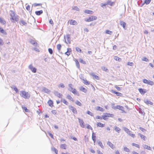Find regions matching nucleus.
Segmentation results:
<instances>
[{"instance_id":"f257e3e1","label":"nucleus","mask_w":154,"mask_h":154,"mask_svg":"<svg viewBox=\"0 0 154 154\" xmlns=\"http://www.w3.org/2000/svg\"><path fill=\"white\" fill-rule=\"evenodd\" d=\"M10 14L11 17L10 19L12 22H13V20H15L17 22L19 20V17L16 14L14 11H10Z\"/></svg>"},{"instance_id":"f03ea898","label":"nucleus","mask_w":154,"mask_h":154,"mask_svg":"<svg viewBox=\"0 0 154 154\" xmlns=\"http://www.w3.org/2000/svg\"><path fill=\"white\" fill-rule=\"evenodd\" d=\"M20 95L25 99H29L30 97V94L28 92L22 91L20 92Z\"/></svg>"},{"instance_id":"7ed1b4c3","label":"nucleus","mask_w":154,"mask_h":154,"mask_svg":"<svg viewBox=\"0 0 154 154\" xmlns=\"http://www.w3.org/2000/svg\"><path fill=\"white\" fill-rule=\"evenodd\" d=\"M123 129L124 131H125V132L127 133L128 134H129L130 136L133 137H134L135 135V134H131V131L128 128L126 127H124L123 128Z\"/></svg>"},{"instance_id":"20e7f679","label":"nucleus","mask_w":154,"mask_h":154,"mask_svg":"<svg viewBox=\"0 0 154 154\" xmlns=\"http://www.w3.org/2000/svg\"><path fill=\"white\" fill-rule=\"evenodd\" d=\"M97 19V17L95 16H91L85 20L87 22H90L96 20Z\"/></svg>"},{"instance_id":"39448f33","label":"nucleus","mask_w":154,"mask_h":154,"mask_svg":"<svg viewBox=\"0 0 154 154\" xmlns=\"http://www.w3.org/2000/svg\"><path fill=\"white\" fill-rule=\"evenodd\" d=\"M29 68L34 73H35L36 72V68L33 67L32 64H31L29 66Z\"/></svg>"},{"instance_id":"423d86ee","label":"nucleus","mask_w":154,"mask_h":154,"mask_svg":"<svg viewBox=\"0 0 154 154\" xmlns=\"http://www.w3.org/2000/svg\"><path fill=\"white\" fill-rule=\"evenodd\" d=\"M66 39L67 42L65 40V42L66 44H70L71 43V38H70V35L67 34L66 35Z\"/></svg>"},{"instance_id":"0eeeda50","label":"nucleus","mask_w":154,"mask_h":154,"mask_svg":"<svg viewBox=\"0 0 154 154\" xmlns=\"http://www.w3.org/2000/svg\"><path fill=\"white\" fill-rule=\"evenodd\" d=\"M112 108L114 109H118L121 110H123V109H124V107L123 106L120 105H117L116 106H112Z\"/></svg>"},{"instance_id":"6e6552de","label":"nucleus","mask_w":154,"mask_h":154,"mask_svg":"<svg viewBox=\"0 0 154 154\" xmlns=\"http://www.w3.org/2000/svg\"><path fill=\"white\" fill-rule=\"evenodd\" d=\"M69 109L72 111L73 113L75 114H76L77 113L76 109L75 107L72 106H69Z\"/></svg>"},{"instance_id":"1a4fd4ad","label":"nucleus","mask_w":154,"mask_h":154,"mask_svg":"<svg viewBox=\"0 0 154 154\" xmlns=\"http://www.w3.org/2000/svg\"><path fill=\"white\" fill-rule=\"evenodd\" d=\"M78 120L82 128H84L85 127V125H84V122L83 119L78 118Z\"/></svg>"},{"instance_id":"9d476101","label":"nucleus","mask_w":154,"mask_h":154,"mask_svg":"<svg viewBox=\"0 0 154 154\" xmlns=\"http://www.w3.org/2000/svg\"><path fill=\"white\" fill-rule=\"evenodd\" d=\"M19 24L22 26L27 25V23L25 21L22 19H20L19 21Z\"/></svg>"},{"instance_id":"9b49d317","label":"nucleus","mask_w":154,"mask_h":154,"mask_svg":"<svg viewBox=\"0 0 154 154\" xmlns=\"http://www.w3.org/2000/svg\"><path fill=\"white\" fill-rule=\"evenodd\" d=\"M138 90L140 93L141 94L143 95L146 92V89H143L142 88H139Z\"/></svg>"},{"instance_id":"f8f14e48","label":"nucleus","mask_w":154,"mask_h":154,"mask_svg":"<svg viewBox=\"0 0 154 154\" xmlns=\"http://www.w3.org/2000/svg\"><path fill=\"white\" fill-rule=\"evenodd\" d=\"M54 94L55 96L58 97L60 98H62V96H63L62 94H61L60 93L58 92L57 91H54Z\"/></svg>"},{"instance_id":"ddd939ff","label":"nucleus","mask_w":154,"mask_h":154,"mask_svg":"<svg viewBox=\"0 0 154 154\" xmlns=\"http://www.w3.org/2000/svg\"><path fill=\"white\" fill-rule=\"evenodd\" d=\"M90 74L91 75L93 76V78H95V79L97 80L99 79V77L98 76L94 74V72H91L90 73Z\"/></svg>"},{"instance_id":"4468645a","label":"nucleus","mask_w":154,"mask_h":154,"mask_svg":"<svg viewBox=\"0 0 154 154\" xmlns=\"http://www.w3.org/2000/svg\"><path fill=\"white\" fill-rule=\"evenodd\" d=\"M111 92H112L113 93L116 94V95L117 96H122V94L121 93L119 92H116L113 90H112L111 91Z\"/></svg>"},{"instance_id":"2eb2a0df","label":"nucleus","mask_w":154,"mask_h":154,"mask_svg":"<svg viewBox=\"0 0 154 154\" xmlns=\"http://www.w3.org/2000/svg\"><path fill=\"white\" fill-rule=\"evenodd\" d=\"M29 42L31 44L35 46H36L37 45V43L33 39H31Z\"/></svg>"},{"instance_id":"dca6fc26","label":"nucleus","mask_w":154,"mask_h":154,"mask_svg":"<svg viewBox=\"0 0 154 154\" xmlns=\"http://www.w3.org/2000/svg\"><path fill=\"white\" fill-rule=\"evenodd\" d=\"M70 91L72 92L73 94H76L78 96L79 95V94L77 92V91L75 88H73L72 90Z\"/></svg>"},{"instance_id":"f3484780","label":"nucleus","mask_w":154,"mask_h":154,"mask_svg":"<svg viewBox=\"0 0 154 154\" xmlns=\"http://www.w3.org/2000/svg\"><path fill=\"white\" fill-rule=\"evenodd\" d=\"M120 24L121 26H122L123 27L124 29H125V26L126 23L125 22L122 21H120Z\"/></svg>"},{"instance_id":"a211bd4d","label":"nucleus","mask_w":154,"mask_h":154,"mask_svg":"<svg viewBox=\"0 0 154 154\" xmlns=\"http://www.w3.org/2000/svg\"><path fill=\"white\" fill-rule=\"evenodd\" d=\"M114 4V2H112L110 1H108L106 2V5H109L110 6H113Z\"/></svg>"},{"instance_id":"6ab92c4d","label":"nucleus","mask_w":154,"mask_h":154,"mask_svg":"<svg viewBox=\"0 0 154 154\" xmlns=\"http://www.w3.org/2000/svg\"><path fill=\"white\" fill-rule=\"evenodd\" d=\"M42 90L43 91L48 94L49 93L51 92L49 89L45 87L43 88Z\"/></svg>"},{"instance_id":"aec40b11","label":"nucleus","mask_w":154,"mask_h":154,"mask_svg":"<svg viewBox=\"0 0 154 154\" xmlns=\"http://www.w3.org/2000/svg\"><path fill=\"white\" fill-rule=\"evenodd\" d=\"M138 135L140 137L141 139H143L144 140H146V137L145 136L143 135L140 133L138 134Z\"/></svg>"},{"instance_id":"412c9836","label":"nucleus","mask_w":154,"mask_h":154,"mask_svg":"<svg viewBox=\"0 0 154 154\" xmlns=\"http://www.w3.org/2000/svg\"><path fill=\"white\" fill-rule=\"evenodd\" d=\"M96 109L97 110L100 111L101 112H104V109L99 106H98L96 107Z\"/></svg>"},{"instance_id":"4be33fe9","label":"nucleus","mask_w":154,"mask_h":154,"mask_svg":"<svg viewBox=\"0 0 154 154\" xmlns=\"http://www.w3.org/2000/svg\"><path fill=\"white\" fill-rule=\"evenodd\" d=\"M104 124H103L100 122H97V127L103 128L104 127Z\"/></svg>"},{"instance_id":"5701e85b","label":"nucleus","mask_w":154,"mask_h":154,"mask_svg":"<svg viewBox=\"0 0 154 154\" xmlns=\"http://www.w3.org/2000/svg\"><path fill=\"white\" fill-rule=\"evenodd\" d=\"M97 142L98 143V144L103 149L104 148V146H103L102 142L99 140H97Z\"/></svg>"},{"instance_id":"b1692460","label":"nucleus","mask_w":154,"mask_h":154,"mask_svg":"<svg viewBox=\"0 0 154 154\" xmlns=\"http://www.w3.org/2000/svg\"><path fill=\"white\" fill-rule=\"evenodd\" d=\"M48 103L51 107H52L53 106V103L52 100H49L48 102Z\"/></svg>"},{"instance_id":"393cba45","label":"nucleus","mask_w":154,"mask_h":154,"mask_svg":"<svg viewBox=\"0 0 154 154\" xmlns=\"http://www.w3.org/2000/svg\"><path fill=\"white\" fill-rule=\"evenodd\" d=\"M42 13L43 11L42 10L39 11H36L35 12V14L37 15H40Z\"/></svg>"},{"instance_id":"a878e982","label":"nucleus","mask_w":154,"mask_h":154,"mask_svg":"<svg viewBox=\"0 0 154 154\" xmlns=\"http://www.w3.org/2000/svg\"><path fill=\"white\" fill-rule=\"evenodd\" d=\"M143 147L144 148L149 150H150L151 149V148L150 146H149L146 144H144L143 145Z\"/></svg>"},{"instance_id":"bb28decb","label":"nucleus","mask_w":154,"mask_h":154,"mask_svg":"<svg viewBox=\"0 0 154 154\" xmlns=\"http://www.w3.org/2000/svg\"><path fill=\"white\" fill-rule=\"evenodd\" d=\"M92 138L94 143L96 141V136H95V134L94 132L92 133Z\"/></svg>"},{"instance_id":"cd10ccee","label":"nucleus","mask_w":154,"mask_h":154,"mask_svg":"<svg viewBox=\"0 0 154 154\" xmlns=\"http://www.w3.org/2000/svg\"><path fill=\"white\" fill-rule=\"evenodd\" d=\"M80 89L81 91L85 93H86L87 91V89L82 86L81 87Z\"/></svg>"},{"instance_id":"c85d7f7f","label":"nucleus","mask_w":154,"mask_h":154,"mask_svg":"<svg viewBox=\"0 0 154 154\" xmlns=\"http://www.w3.org/2000/svg\"><path fill=\"white\" fill-rule=\"evenodd\" d=\"M76 23L77 22L74 20H71L70 22V24L71 25H76Z\"/></svg>"},{"instance_id":"c756f323","label":"nucleus","mask_w":154,"mask_h":154,"mask_svg":"<svg viewBox=\"0 0 154 154\" xmlns=\"http://www.w3.org/2000/svg\"><path fill=\"white\" fill-rule=\"evenodd\" d=\"M107 145H108L110 147L112 148H113L114 147V145L113 144H112L111 142L109 141L107 143Z\"/></svg>"},{"instance_id":"7c9ffc66","label":"nucleus","mask_w":154,"mask_h":154,"mask_svg":"<svg viewBox=\"0 0 154 154\" xmlns=\"http://www.w3.org/2000/svg\"><path fill=\"white\" fill-rule=\"evenodd\" d=\"M0 22L3 24H5L6 23V21L2 18H0Z\"/></svg>"},{"instance_id":"2f4dec72","label":"nucleus","mask_w":154,"mask_h":154,"mask_svg":"<svg viewBox=\"0 0 154 154\" xmlns=\"http://www.w3.org/2000/svg\"><path fill=\"white\" fill-rule=\"evenodd\" d=\"M66 98L67 99H68L69 100L72 101H73V98L69 94H68L67 95V96H66Z\"/></svg>"},{"instance_id":"473e14b6","label":"nucleus","mask_w":154,"mask_h":154,"mask_svg":"<svg viewBox=\"0 0 154 154\" xmlns=\"http://www.w3.org/2000/svg\"><path fill=\"white\" fill-rule=\"evenodd\" d=\"M67 51L65 53V54L68 55L69 56L70 54V51H69V50H71V48H68Z\"/></svg>"},{"instance_id":"72a5a7b5","label":"nucleus","mask_w":154,"mask_h":154,"mask_svg":"<svg viewBox=\"0 0 154 154\" xmlns=\"http://www.w3.org/2000/svg\"><path fill=\"white\" fill-rule=\"evenodd\" d=\"M105 115L107 117H112L113 116V115L112 114L107 113H105Z\"/></svg>"},{"instance_id":"f704fd0d","label":"nucleus","mask_w":154,"mask_h":154,"mask_svg":"<svg viewBox=\"0 0 154 154\" xmlns=\"http://www.w3.org/2000/svg\"><path fill=\"white\" fill-rule=\"evenodd\" d=\"M0 32L4 34H6V32L1 27H0Z\"/></svg>"},{"instance_id":"c9c22d12","label":"nucleus","mask_w":154,"mask_h":154,"mask_svg":"<svg viewBox=\"0 0 154 154\" xmlns=\"http://www.w3.org/2000/svg\"><path fill=\"white\" fill-rule=\"evenodd\" d=\"M151 1V0H145L143 5L144 4L146 5L149 4L150 3Z\"/></svg>"},{"instance_id":"e433bc0d","label":"nucleus","mask_w":154,"mask_h":154,"mask_svg":"<svg viewBox=\"0 0 154 154\" xmlns=\"http://www.w3.org/2000/svg\"><path fill=\"white\" fill-rule=\"evenodd\" d=\"M114 129L117 132H118V133H119V131L121 130V129L119 128L117 126H115L114 127Z\"/></svg>"},{"instance_id":"4c0bfd02","label":"nucleus","mask_w":154,"mask_h":154,"mask_svg":"<svg viewBox=\"0 0 154 154\" xmlns=\"http://www.w3.org/2000/svg\"><path fill=\"white\" fill-rule=\"evenodd\" d=\"M66 144H61L60 146V148L64 149H66Z\"/></svg>"},{"instance_id":"58836bf2","label":"nucleus","mask_w":154,"mask_h":154,"mask_svg":"<svg viewBox=\"0 0 154 154\" xmlns=\"http://www.w3.org/2000/svg\"><path fill=\"white\" fill-rule=\"evenodd\" d=\"M84 12L87 14H92L93 11H91L85 10L84 11Z\"/></svg>"},{"instance_id":"ea45409f","label":"nucleus","mask_w":154,"mask_h":154,"mask_svg":"<svg viewBox=\"0 0 154 154\" xmlns=\"http://www.w3.org/2000/svg\"><path fill=\"white\" fill-rule=\"evenodd\" d=\"M114 59L116 61H120L122 59L121 58L117 56H115L114 57Z\"/></svg>"},{"instance_id":"a19ab883","label":"nucleus","mask_w":154,"mask_h":154,"mask_svg":"<svg viewBox=\"0 0 154 154\" xmlns=\"http://www.w3.org/2000/svg\"><path fill=\"white\" fill-rule=\"evenodd\" d=\"M147 84L149 85H154V83L152 81H151L149 80H148V83H147Z\"/></svg>"},{"instance_id":"79ce46f5","label":"nucleus","mask_w":154,"mask_h":154,"mask_svg":"<svg viewBox=\"0 0 154 154\" xmlns=\"http://www.w3.org/2000/svg\"><path fill=\"white\" fill-rule=\"evenodd\" d=\"M51 150L52 151L55 152L56 154H57L58 150L54 147H52L51 148Z\"/></svg>"},{"instance_id":"37998d69","label":"nucleus","mask_w":154,"mask_h":154,"mask_svg":"<svg viewBox=\"0 0 154 154\" xmlns=\"http://www.w3.org/2000/svg\"><path fill=\"white\" fill-rule=\"evenodd\" d=\"M145 102L147 104H149L150 105L153 104V103L152 102L148 100H145Z\"/></svg>"},{"instance_id":"c03bdc74","label":"nucleus","mask_w":154,"mask_h":154,"mask_svg":"<svg viewBox=\"0 0 154 154\" xmlns=\"http://www.w3.org/2000/svg\"><path fill=\"white\" fill-rule=\"evenodd\" d=\"M69 88H68V90L69 91L72 90L73 88H72V84H69L68 85Z\"/></svg>"},{"instance_id":"a18cd8bd","label":"nucleus","mask_w":154,"mask_h":154,"mask_svg":"<svg viewBox=\"0 0 154 154\" xmlns=\"http://www.w3.org/2000/svg\"><path fill=\"white\" fill-rule=\"evenodd\" d=\"M102 69L103 70L106 72H108L109 71L108 69L105 66H102Z\"/></svg>"},{"instance_id":"49530a36","label":"nucleus","mask_w":154,"mask_h":154,"mask_svg":"<svg viewBox=\"0 0 154 154\" xmlns=\"http://www.w3.org/2000/svg\"><path fill=\"white\" fill-rule=\"evenodd\" d=\"M61 101L66 105H68V103L64 99H62Z\"/></svg>"},{"instance_id":"de8ad7c7","label":"nucleus","mask_w":154,"mask_h":154,"mask_svg":"<svg viewBox=\"0 0 154 154\" xmlns=\"http://www.w3.org/2000/svg\"><path fill=\"white\" fill-rule=\"evenodd\" d=\"M75 103L78 106H81L82 105V103L78 100H76L75 102Z\"/></svg>"},{"instance_id":"09e8293b","label":"nucleus","mask_w":154,"mask_h":154,"mask_svg":"<svg viewBox=\"0 0 154 154\" xmlns=\"http://www.w3.org/2000/svg\"><path fill=\"white\" fill-rule=\"evenodd\" d=\"M76 65L78 68H80V65L79 62L77 60L75 61Z\"/></svg>"},{"instance_id":"8fccbe9b","label":"nucleus","mask_w":154,"mask_h":154,"mask_svg":"<svg viewBox=\"0 0 154 154\" xmlns=\"http://www.w3.org/2000/svg\"><path fill=\"white\" fill-rule=\"evenodd\" d=\"M106 33L111 35L112 33V32L110 30H107L106 31Z\"/></svg>"},{"instance_id":"3c124183","label":"nucleus","mask_w":154,"mask_h":154,"mask_svg":"<svg viewBox=\"0 0 154 154\" xmlns=\"http://www.w3.org/2000/svg\"><path fill=\"white\" fill-rule=\"evenodd\" d=\"M87 113L88 114V115H90V116H93V113L92 112H91L89 111H88H88H87Z\"/></svg>"},{"instance_id":"603ef678","label":"nucleus","mask_w":154,"mask_h":154,"mask_svg":"<svg viewBox=\"0 0 154 154\" xmlns=\"http://www.w3.org/2000/svg\"><path fill=\"white\" fill-rule=\"evenodd\" d=\"M75 49H76V51L78 52H79V53H82V50H81L80 48H79V47H76V48H75Z\"/></svg>"},{"instance_id":"864d4df0","label":"nucleus","mask_w":154,"mask_h":154,"mask_svg":"<svg viewBox=\"0 0 154 154\" xmlns=\"http://www.w3.org/2000/svg\"><path fill=\"white\" fill-rule=\"evenodd\" d=\"M83 83L85 85H88L90 84L89 82L87 80H83Z\"/></svg>"},{"instance_id":"5fc2aeb1","label":"nucleus","mask_w":154,"mask_h":154,"mask_svg":"<svg viewBox=\"0 0 154 154\" xmlns=\"http://www.w3.org/2000/svg\"><path fill=\"white\" fill-rule=\"evenodd\" d=\"M142 60L143 61H145L146 62H149V60L146 57H143V58H142Z\"/></svg>"},{"instance_id":"6e6d98bb","label":"nucleus","mask_w":154,"mask_h":154,"mask_svg":"<svg viewBox=\"0 0 154 154\" xmlns=\"http://www.w3.org/2000/svg\"><path fill=\"white\" fill-rule=\"evenodd\" d=\"M124 150L125 152H130L129 149L126 147H124Z\"/></svg>"},{"instance_id":"4d7b16f0","label":"nucleus","mask_w":154,"mask_h":154,"mask_svg":"<svg viewBox=\"0 0 154 154\" xmlns=\"http://www.w3.org/2000/svg\"><path fill=\"white\" fill-rule=\"evenodd\" d=\"M57 48L58 49V50L59 51H60V50L61 48V45L60 44H58L57 45Z\"/></svg>"},{"instance_id":"13d9d810","label":"nucleus","mask_w":154,"mask_h":154,"mask_svg":"<svg viewBox=\"0 0 154 154\" xmlns=\"http://www.w3.org/2000/svg\"><path fill=\"white\" fill-rule=\"evenodd\" d=\"M72 9L77 11H79V8L77 6H75L74 7H73L72 8Z\"/></svg>"},{"instance_id":"bf43d9fd","label":"nucleus","mask_w":154,"mask_h":154,"mask_svg":"<svg viewBox=\"0 0 154 154\" xmlns=\"http://www.w3.org/2000/svg\"><path fill=\"white\" fill-rule=\"evenodd\" d=\"M132 145L133 146H135L136 147H137V148H139V146L138 144H137L136 143H133L132 144Z\"/></svg>"},{"instance_id":"052dcab7","label":"nucleus","mask_w":154,"mask_h":154,"mask_svg":"<svg viewBox=\"0 0 154 154\" xmlns=\"http://www.w3.org/2000/svg\"><path fill=\"white\" fill-rule=\"evenodd\" d=\"M143 83L147 84L148 83V80L145 79H143Z\"/></svg>"},{"instance_id":"680f3d73","label":"nucleus","mask_w":154,"mask_h":154,"mask_svg":"<svg viewBox=\"0 0 154 154\" xmlns=\"http://www.w3.org/2000/svg\"><path fill=\"white\" fill-rule=\"evenodd\" d=\"M79 61L80 62L82 63H83V64H86V63L85 62V61H84L82 59H80L79 60Z\"/></svg>"},{"instance_id":"e2e57ef3","label":"nucleus","mask_w":154,"mask_h":154,"mask_svg":"<svg viewBox=\"0 0 154 154\" xmlns=\"http://www.w3.org/2000/svg\"><path fill=\"white\" fill-rule=\"evenodd\" d=\"M127 65L130 66H132L134 65V63L132 62H128L127 63Z\"/></svg>"},{"instance_id":"0e129e2a","label":"nucleus","mask_w":154,"mask_h":154,"mask_svg":"<svg viewBox=\"0 0 154 154\" xmlns=\"http://www.w3.org/2000/svg\"><path fill=\"white\" fill-rule=\"evenodd\" d=\"M48 51L50 54H53V50L52 49L49 48L48 49Z\"/></svg>"},{"instance_id":"69168bd1","label":"nucleus","mask_w":154,"mask_h":154,"mask_svg":"<svg viewBox=\"0 0 154 154\" xmlns=\"http://www.w3.org/2000/svg\"><path fill=\"white\" fill-rule=\"evenodd\" d=\"M87 128L88 129H90L91 130H92L93 129L88 124L87 126Z\"/></svg>"},{"instance_id":"338daca9","label":"nucleus","mask_w":154,"mask_h":154,"mask_svg":"<svg viewBox=\"0 0 154 154\" xmlns=\"http://www.w3.org/2000/svg\"><path fill=\"white\" fill-rule=\"evenodd\" d=\"M34 6L36 7L37 6H41L42 4H37L36 3H34L33 4Z\"/></svg>"},{"instance_id":"774afa93","label":"nucleus","mask_w":154,"mask_h":154,"mask_svg":"<svg viewBox=\"0 0 154 154\" xmlns=\"http://www.w3.org/2000/svg\"><path fill=\"white\" fill-rule=\"evenodd\" d=\"M26 9L28 11H29L30 10V6L28 5L26 7Z\"/></svg>"}]
</instances>
